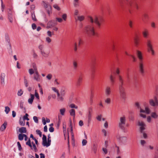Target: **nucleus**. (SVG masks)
I'll return each mask as SVG.
<instances>
[{
  "mask_svg": "<svg viewBox=\"0 0 158 158\" xmlns=\"http://www.w3.org/2000/svg\"><path fill=\"white\" fill-rule=\"evenodd\" d=\"M33 78L37 81H40V75L38 71L35 72V74L34 75Z\"/></svg>",
  "mask_w": 158,
  "mask_h": 158,
  "instance_id": "14",
  "label": "nucleus"
},
{
  "mask_svg": "<svg viewBox=\"0 0 158 158\" xmlns=\"http://www.w3.org/2000/svg\"><path fill=\"white\" fill-rule=\"evenodd\" d=\"M126 123V117L124 115L120 117V122L119 123V126L122 129H124V125Z\"/></svg>",
  "mask_w": 158,
  "mask_h": 158,
  "instance_id": "8",
  "label": "nucleus"
},
{
  "mask_svg": "<svg viewBox=\"0 0 158 158\" xmlns=\"http://www.w3.org/2000/svg\"><path fill=\"white\" fill-rule=\"evenodd\" d=\"M28 114H26L23 117V119L24 120H27V121L29 120V119L28 118Z\"/></svg>",
  "mask_w": 158,
  "mask_h": 158,
  "instance_id": "47",
  "label": "nucleus"
},
{
  "mask_svg": "<svg viewBox=\"0 0 158 158\" xmlns=\"http://www.w3.org/2000/svg\"><path fill=\"white\" fill-rule=\"evenodd\" d=\"M79 0H73V5L75 7H77L79 6Z\"/></svg>",
  "mask_w": 158,
  "mask_h": 158,
  "instance_id": "34",
  "label": "nucleus"
},
{
  "mask_svg": "<svg viewBox=\"0 0 158 158\" xmlns=\"http://www.w3.org/2000/svg\"><path fill=\"white\" fill-rule=\"evenodd\" d=\"M28 72L30 75H32L34 73H35V70L32 68L28 70Z\"/></svg>",
  "mask_w": 158,
  "mask_h": 158,
  "instance_id": "35",
  "label": "nucleus"
},
{
  "mask_svg": "<svg viewBox=\"0 0 158 158\" xmlns=\"http://www.w3.org/2000/svg\"><path fill=\"white\" fill-rule=\"evenodd\" d=\"M39 48L41 52L42 51L44 50V46L43 45L41 44L39 46Z\"/></svg>",
  "mask_w": 158,
  "mask_h": 158,
  "instance_id": "53",
  "label": "nucleus"
},
{
  "mask_svg": "<svg viewBox=\"0 0 158 158\" xmlns=\"http://www.w3.org/2000/svg\"><path fill=\"white\" fill-rule=\"evenodd\" d=\"M137 55L139 60H140V61L139 64V71L141 74H143L144 73V64L142 61L143 58L142 56L141 53L140 52L138 51L137 52Z\"/></svg>",
  "mask_w": 158,
  "mask_h": 158,
  "instance_id": "4",
  "label": "nucleus"
},
{
  "mask_svg": "<svg viewBox=\"0 0 158 158\" xmlns=\"http://www.w3.org/2000/svg\"><path fill=\"white\" fill-rule=\"evenodd\" d=\"M140 113L139 115L140 116L143 118H145L146 117V114L143 113H145L147 114H149L151 112V110L148 107H145V110L142 108H140L139 110Z\"/></svg>",
  "mask_w": 158,
  "mask_h": 158,
  "instance_id": "5",
  "label": "nucleus"
},
{
  "mask_svg": "<svg viewBox=\"0 0 158 158\" xmlns=\"http://www.w3.org/2000/svg\"><path fill=\"white\" fill-rule=\"evenodd\" d=\"M42 145L44 146L48 147L50 145L51 143V139H42Z\"/></svg>",
  "mask_w": 158,
  "mask_h": 158,
  "instance_id": "11",
  "label": "nucleus"
},
{
  "mask_svg": "<svg viewBox=\"0 0 158 158\" xmlns=\"http://www.w3.org/2000/svg\"><path fill=\"white\" fill-rule=\"evenodd\" d=\"M111 92V88L110 87L107 86L106 88L105 94L106 96H109Z\"/></svg>",
  "mask_w": 158,
  "mask_h": 158,
  "instance_id": "13",
  "label": "nucleus"
},
{
  "mask_svg": "<svg viewBox=\"0 0 158 158\" xmlns=\"http://www.w3.org/2000/svg\"><path fill=\"white\" fill-rule=\"evenodd\" d=\"M83 76L82 75H80L78 76L77 82V85L79 86L81 84L83 80Z\"/></svg>",
  "mask_w": 158,
  "mask_h": 158,
  "instance_id": "16",
  "label": "nucleus"
},
{
  "mask_svg": "<svg viewBox=\"0 0 158 158\" xmlns=\"http://www.w3.org/2000/svg\"><path fill=\"white\" fill-rule=\"evenodd\" d=\"M87 142L85 139H83L82 141V143L83 146H85L86 145Z\"/></svg>",
  "mask_w": 158,
  "mask_h": 158,
  "instance_id": "57",
  "label": "nucleus"
},
{
  "mask_svg": "<svg viewBox=\"0 0 158 158\" xmlns=\"http://www.w3.org/2000/svg\"><path fill=\"white\" fill-rule=\"evenodd\" d=\"M150 105L153 107L158 106V100L156 96H155L153 98L150 99L149 100Z\"/></svg>",
  "mask_w": 158,
  "mask_h": 158,
  "instance_id": "6",
  "label": "nucleus"
},
{
  "mask_svg": "<svg viewBox=\"0 0 158 158\" xmlns=\"http://www.w3.org/2000/svg\"><path fill=\"white\" fill-rule=\"evenodd\" d=\"M17 145H18V146L19 150V151H21V149H22V148L21 147V145L20 144V143H19V142H17Z\"/></svg>",
  "mask_w": 158,
  "mask_h": 158,
  "instance_id": "59",
  "label": "nucleus"
},
{
  "mask_svg": "<svg viewBox=\"0 0 158 158\" xmlns=\"http://www.w3.org/2000/svg\"><path fill=\"white\" fill-rule=\"evenodd\" d=\"M35 95L37 100H39L40 99V97L36 90H35Z\"/></svg>",
  "mask_w": 158,
  "mask_h": 158,
  "instance_id": "40",
  "label": "nucleus"
},
{
  "mask_svg": "<svg viewBox=\"0 0 158 158\" xmlns=\"http://www.w3.org/2000/svg\"><path fill=\"white\" fill-rule=\"evenodd\" d=\"M32 20L34 21H36L37 19L35 18L34 13L32 14Z\"/></svg>",
  "mask_w": 158,
  "mask_h": 158,
  "instance_id": "61",
  "label": "nucleus"
},
{
  "mask_svg": "<svg viewBox=\"0 0 158 158\" xmlns=\"http://www.w3.org/2000/svg\"><path fill=\"white\" fill-rule=\"evenodd\" d=\"M93 110V108L92 107H90L88 109V114H91V113Z\"/></svg>",
  "mask_w": 158,
  "mask_h": 158,
  "instance_id": "62",
  "label": "nucleus"
},
{
  "mask_svg": "<svg viewBox=\"0 0 158 158\" xmlns=\"http://www.w3.org/2000/svg\"><path fill=\"white\" fill-rule=\"evenodd\" d=\"M73 65L74 69H76L77 67V64L76 61H73Z\"/></svg>",
  "mask_w": 158,
  "mask_h": 158,
  "instance_id": "42",
  "label": "nucleus"
},
{
  "mask_svg": "<svg viewBox=\"0 0 158 158\" xmlns=\"http://www.w3.org/2000/svg\"><path fill=\"white\" fill-rule=\"evenodd\" d=\"M36 134L37 135H39L40 137H41L42 135V132H41V131H40V130H36Z\"/></svg>",
  "mask_w": 158,
  "mask_h": 158,
  "instance_id": "43",
  "label": "nucleus"
},
{
  "mask_svg": "<svg viewBox=\"0 0 158 158\" xmlns=\"http://www.w3.org/2000/svg\"><path fill=\"white\" fill-rule=\"evenodd\" d=\"M42 55L44 57H47L49 54V52L48 51H46L44 50L42 51L41 52Z\"/></svg>",
  "mask_w": 158,
  "mask_h": 158,
  "instance_id": "22",
  "label": "nucleus"
},
{
  "mask_svg": "<svg viewBox=\"0 0 158 158\" xmlns=\"http://www.w3.org/2000/svg\"><path fill=\"white\" fill-rule=\"evenodd\" d=\"M118 141L120 142L123 144H126L127 141V139H118Z\"/></svg>",
  "mask_w": 158,
  "mask_h": 158,
  "instance_id": "29",
  "label": "nucleus"
},
{
  "mask_svg": "<svg viewBox=\"0 0 158 158\" xmlns=\"http://www.w3.org/2000/svg\"><path fill=\"white\" fill-rule=\"evenodd\" d=\"M32 67L33 68V69H34L35 70V72H36V71H38L37 66L35 64L33 63L32 64Z\"/></svg>",
  "mask_w": 158,
  "mask_h": 158,
  "instance_id": "45",
  "label": "nucleus"
},
{
  "mask_svg": "<svg viewBox=\"0 0 158 158\" xmlns=\"http://www.w3.org/2000/svg\"><path fill=\"white\" fill-rule=\"evenodd\" d=\"M142 35L144 38H147L149 35L148 31L146 29H145L142 32Z\"/></svg>",
  "mask_w": 158,
  "mask_h": 158,
  "instance_id": "21",
  "label": "nucleus"
},
{
  "mask_svg": "<svg viewBox=\"0 0 158 158\" xmlns=\"http://www.w3.org/2000/svg\"><path fill=\"white\" fill-rule=\"evenodd\" d=\"M66 111V109L65 108H63L60 110V114L62 115H64Z\"/></svg>",
  "mask_w": 158,
  "mask_h": 158,
  "instance_id": "30",
  "label": "nucleus"
},
{
  "mask_svg": "<svg viewBox=\"0 0 158 158\" xmlns=\"http://www.w3.org/2000/svg\"><path fill=\"white\" fill-rule=\"evenodd\" d=\"M23 91L22 89H19L17 93V95L19 96H21L23 93Z\"/></svg>",
  "mask_w": 158,
  "mask_h": 158,
  "instance_id": "38",
  "label": "nucleus"
},
{
  "mask_svg": "<svg viewBox=\"0 0 158 158\" xmlns=\"http://www.w3.org/2000/svg\"><path fill=\"white\" fill-rule=\"evenodd\" d=\"M102 118V115L100 114L99 115H98L97 117L96 118L99 121H101V119Z\"/></svg>",
  "mask_w": 158,
  "mask_h": 158,
  "instance_id": "60",
  "label": "nucleus"
},
{
  "mask_svg": "<svg viewBox=\"0 0 158 158\" xmlns=\"http://www.w3.org/2000/svg\"><path fill=\"white\" fill-rule=\"evenodd\" d=\"M27 139H28V140L26 143V145H28L30 148H31V149H32V146L31 144L30 139H24L25 141H27Z\"/></svg>",
  "mask_w": 158,
  "mask_h": 158,
  "instance_id": "26",
  "label": "nucleus"
},
{
  "mask_svg": "<svg viewBox=\"0 0 158 158\" xmlns=\"http://www.w3.org/2000/svg\"><path fill=\"white\" fill-rule=\"evenodd\" d=\"M24 85L26 87H27L28 86V83L27 80L25 78L24 79Z\"/></svg>",
  "mask_w": 158,
  "mask_h": 158,
  "instance_id": "52",
  "label": "nucleus"
},
{
  "mask_svg": "<svg viewBox=\"0 0 158 158\" xmlns=\"http://www.w3.org/2000/svg\"><path fill=\"white\" fill-rule=\"evenodd\" d=\"M19 124L21 126H24L25 125L24 120L23 119L22 120L20 119L19 120Z\"/></svg>",
  "mask_w": 158,
  "mask_h": 158,
  "instance_id": "49",
  "label": "nucleus"
},
{
  "mask_svg": "<svg viewBox=\"0 0 158 158\" xmlns=\"http://www.w3.org/2000/svg\"><path fill=\"white\" fill-rule=\"evenodd\" d=\"M146 44L148 52L151 53L152 56H154L155 52L154 50L152 40L151 39H148L146 40Z\"/></svg>",
  "mask_w": 158,
  "mask_h": 158,
  "instance_id": "3",
  "label": "nucleus"
},
{
  "mask_svg": "<svg viewBox=\"0 0 158 158\" xmlns=\"http://www.w3.org/2000/svg\"><path fill=\"white\" fill-rule=\"evenodd\" d=\"M66 92L64 89H62L57 94V99L58 101L62 102L64 100V97L65 95Z\"/></svg>",
  "mask_w": 158,
  "mask_h": 158,
  "instance_id": "7",
  "label": "nucleus"
},
{
  "mask_svg": "<svg viewBox=\"0 0 158 158\" xmlns=\"http://www.w3.org/2000/svg\"><path fill=\"white\" fill-rule=\"evenodd\" d=\"M30 98L28 99V103L29 104H32L33 103V100L34 99V95L33 94H30Z\"/></svg>",
  "mask_w": 158,
  "mask_h": 158,
  "instance_id": "19",
  "label": "nucleus"
},
{
  "mask_svg": "<svg viewBox=\"0 0 158 158\" xmlns=\"http://www.w3.org/2000/svg\"><path fill=\"white\" fill-rule=\"evenodd\" d=\"M5 111L6 114H8V113L9 112L10 110V109L9 107H8L7 106H6L5 107Z\"/></svg>",
  "mask_w": 158,
  "mask_h": 158,
  "instance_id": "44",
  "label": "nucleus"
},
{
  "mask_svg": "<svg viewBox=\"0 0 158 158\" xmlns=\"http://www.w3.org/2000/svg\"><path fill=\"white\" fill-rule=\"evenodd\" d=\"M14 14V12L13 10L12 9H10L8 11V15L13 16Z\"/></svg>",
  "mask_w": 158,
  "mask_h": 158,
  "instance_id": "32",
  "label": "nucleus"
},
{
  "mask_svg": "<svg viewBox=\"0 0 158 158\" xmlns=\"http://www.w3.org/2000/svg\"><path fill=\"white\" fill-rule=\"evenodd\" d=\"M110 78L111 83L112 85H113L115 82V77H114L111 74L110 76Z\"/></svg>",
  "mask_w": 158,
  "mask_h": 158,
  "instance_id": "27",
  "label": "nucleus"
},
{
  "mask_svg": "<svg viewBox=\"0 0 158 158\" xmlns=\"http://www.w3.org/2000/svg\"><path fill=\"white\" fill-rule=\"evenodd\" d=\"M45 40L46 41L48 44L50 43L52 41V40L49 37H46V38Z\"/></svg>",
  "mask_w": 158,
  "mask_h": 158,
  "instance_id": "46",
  "label": "nucleus"
},
{
  "mask_svg": "<svg viewBox=\"0 0 158 158\" xmlns=\"http://www.w3.org/2000/svg\"><path fill=\"white\" fill-rule=\"evenodd\" d=\"M118 79L119 81V91L120 96L122 99L125 100L126 98V94L125 89L123 86V80L120 75L118 76Z\"/></svg>",
  "mask_w": 158,
  "mask_h": 158,
  "instance_id": "2",
  "label": "nucleus"
},
{
  "mask_svg": "<svg viewBox=\"0 0 158 158\" xmlns=\"http://www.w3.org/2000/svg\"><path fill=\"white\" fill-rule=\"evenodd\" d=\"M70 130H71V133L72 135V138H74V136L72 134V130H73V127L72 125V122L71 121H70Z\"/></svg>",
  "mask_w": 158,
  "mask_h": 158,
  "instance_id": "48",
  "label": "nucleus"
},
{
  "mask_svg": "<svg viewBox=\"0 0 158 158\" xmlns=\"http://www.w3.org/2000/svg\"><path fill=\"white\" fill-rule=\"evenodd\" d=\"M57 23L55 20H52L50 21L48 23L47 25V28H52Z\"/></svg>",
  "mask_w": 158,
  "mask_h": 158,
  "instance_id": "12",
  "label": "nucleus"
},
{
  "mask_svg": "<svg viewBox=\"0 0 158 158\" xmlns=\"http://www.w3.org/2000/svg\"><path fill=\"white\" fill-rule=\"evenodd\" d=\"M88 20L91 23V24L86 25L84 27V30L87 35L91 37L96 35V34L95 29L92 23L94 22L97 27L100 28L102 23V20L100 19H98L96 16H95L94 19L91 17L89 16L88 18Z\"/></svg>",
  "mask_w": 158,
  "mask_h": 158,
  "instance_id": "1",
  "label": "nucleus"
},
{
  "mask_svg": "<svg viewBox=\"0 0 158 158\" xmlns=\"http://www.w3.org/2000/svg\"><path fill=\"white\" fill-rule=\"evenodd\" d=\"M7 125L6 122H4L3 124L1 126L0 130L1 131H3L6 128V126Z\"/></svg>",
  "mask_w": 158,
  "mask_h": 158,
  "instance_id": "24",
  "label": "nucleus"
},
{
  "mask_svg": "<svg viewBox=\"0 0 158 158\" xmlns=\"http://www.w3.org/2000/svg\"><path fill=\"white\" fill-rule=\"evenodd\" d=\"M46 77L48 80H50L52 77V75L51 73H49L47 75Z\"/></svg>",
  "mask_w": 158,
  "mask_h": 158,
  "instance_id": "39",
  "label": "nucleus"
},
{
  "mask_svg": "<svg viewBox=\"0 0 158 158\" xmlns=\"http://www.w3.org/2000/svg\"><path fill=\"white\" fill-rule=\"evenodd\" d=\"M67 15L66 14H64L62 15L63 20L66 21L67 19Z\"/></svg>",
  "mask_w": 158,
  "mask_h": 158,
  "instance_id": "50",
  "label": "nucleus"
},
{
  "mask_svg": "<svg viewBox=\"0 0 158 158\" xmlns=\"http://www.w3.org/2000/svg\"><path fill=\"white\" fill-rule=\"evenodd\" d=\"M111 99L110 98H107L105 100L106 103L107 104H110V103Z\"/></svg>",
  "mask_w": 158,
  "mask_h": 158,
  "instance_id": "55",
  "label": "nucleus"
},
{
  "mask_svg": "<svg viewBox=\"0 0 158 158\" xmlns=\"http://www.w3.org/2000/svg\"><path fill=\"white\" fill-rule=\"evenodd\" d=\"M5 39L6 42L9 44L10 48H11V45L10 43L9 37L8 35L7 34H5Z\"/></svg>",
  "mask_w": 158,
  "mask_h": 158,
  "instance_id": "17",
  "label": "nucleus"
},
{
  "mask_svg": "<svg viewBox=\"0 0 158 158\" xmlns=\"http://www.w3.org/2000/svg\"><path fill=\"white\" fill-rule=\"evenodd\" d=\"M33 120L34 122L36 123H38V118L36 116H34L33 117Z\"/></svg>",
  "mask_w": 158,
  "mask_h": 158,
  "instance_id": "58",
  "label": "nucleus"
},
{
  "mask_svg": "<svg viewBox=\"0 0 158 158\" xmlns=\"http://www.w3.org/2000/svg\"><path fill=\"white\" fill-rule=\"evenodd\" d=\"M70 107L72 108H75L77 109L78 108L77 106L76 105L74 104H70L69 106Z\"/></svg>",
  "mask_w": 158,
  "mask_h": 158,
  "instance_id": "41",
  "label": "nucleus"
},
{
  "mask_svg": "<svg viewBox=\"0 0 158 158\" xmlns=\"http://www.w3.org/2000/svg\"><path fill=\"white\" fill-rule=\"evenodd\" d=\"M8 18L10 21L12 23L13 21V16H8Z\"/></svg>",
  "mask_w": 158,
  "mask_h": 158,
  "instance_id": "64",
  "label": "nucleus"
},
{
  "mask_svg": "<svg viewBox=\"0 0 158 158\" xmlns=\"http://www.w3.org/2000/svg\"><path fill=\"white\" fill-rule=\"evenodd\" d=\"M19 131L21 133H26V128L25 127H21L19 129Z\"/></svg>",
  "mask_w": 158,
  "mask_h": 158,
  "instance_id": "28",
  "label": "nucleus"
},
{
  "mask_svg": "<svg viewBox=\"0 0 158 158\" xmlns=\"http://www.w3.org/2000/svg\"><path fill=\"white\" fill-rule=\"evenodd\" d=\"M75 42H77V45L79 46L83 43V41L81 38L78 37L75 40Z\"/></svg>",
  "mask_w": 158,
  "mask_h": 158,
  "instance_id": "20",
  "label": "nucleus"
},
{
  "mask_svg": "<svg viewBox=\"0 0 158 158\" xmlns=\"http://www.w3.org/2000/svg\"><path fill=\"white\" fill-rule=\"evenodd\" d=\"M42 4L46 9L48 15H50L52 13L51 7L50 5L48 2L44 1H43Z\"/></svg>",
  "mask_w": 158,
  "mask_h": 158,
  "instance_id": "9",
  "label": "nucleus"
},
{
  "mask_svg": "<svg viewBox=\"0 0 158 158\" xmlns=\"http://www.w3.org/2000/svg\"><path fill=\"white\" fill-rule=\"evenodd\" d=\"M85 19V17L83 15H81L77 16V20L80 21H83Z\"/></svg>",
  "mask_w": 158,
  "mask_h": 158,
  "instance_id": "36",
  "label": "nucleus"
},
{
  "mask_svg": "<svg viewBox=\"0 0 158 158\" xmlns=\"http://www.w3.org/2000/svg\"><path fill=\"white\" fill-rule=\"evenodd\" d=\"M97 146L95 144L93 145L92 148V150L94 151V153H96L97 151Z\"/></svg>",
  "mask_w": 158,
  "mask_h": 158,
  "instance_id": "33",
  "label": "nucleus"
},
{
  "mask_svg": "<svg viewBox=\"0 0 158 158\" xmlns=\"http://www.w3.org/2000/svg\"><path fill=\"white\" fill-rule=\"evenodd\" d=\"M18 138L19 139H22L23 138H24L25 139L27 138V137L26 135L22 134H20L19 135Z\"/></svg>",
  "mask_w": 158,
  "mask_h": 158,
  "instance_id": "31",
  "label": "nucleus"
},
{
  "mask_svg": "<svg viewBox=\"0 0 158 158\" xmlns=\"http://www.w3.org/2000/svg\"><path fill=\"white\" fill-rule=\"evenodd\" d=\"M5 74L4 73H2L1 74L0 77L1 82L2 84L4 85L5 84Z\"/></svg>",
  "mask_w": 158,
  "mask_h": 158,
  "instance_id": "18",
  "label": "nucleus"
},
{
  "mask_svg": "<svg viewBox=\"0 0 158 158\" xmlns=\"http://www.w3.org/2000/svg\"><path fill=\"white\" fill-rule=\"evenodd\" d=\"M151 117L155 119H156L158 117V115L155 112H152L151 113Z\"/></svg>",
  "mask_w": 158,
  "mask_h": 158,
  "instance_id": "25",
  "label": "nucleus"
},
{
  "mask_svg": "<svg viewBox=\"0 0 158 158\" xmlns=\"http://www.w3.org/2000/svg\"><path fill=\"white\" fill-rule=\"evenodd\" d=\"M1 0L2 5H1V10L2 12L4 11L5 6L3 4V2L2 0Z\"/></svg>",
  "mask_w": 158,
  "mask_h": 158,
  "instance_id": "56",
  "label": "nucleus"
},
{
  "mask_svg": "<svg viewBox=\"0 0 158 158\" xmlns=\"http://www.w3.org/2000/svg\"><path fill=\"white\" fill-rule=\"evenodd\" d=\"M132 6L130 7H128L129 8H130L133 7L135 8L136 10H138L139 9V7L138 3L136 2H132Z\"/></svg>",
  "mask_w": 158,
  "mask_h": 158,
  "instance_id": "15",
  "label": "nucleus"
},
{
  "mask_svg": "<svg viewBox=\"0 0 158 158\" xmlns=\"http://www.w3.org/2000/svg\"><path fill=\"white\" fill-rule=\"evenodd\" d=\"M147 121L148 123H150L152 120V117H151V116H147Z\"/></svg>",
  "mask_w": 158,
  "mask_h": 158,
  "instance_id": "54",
  "label": "nucleus"
},
{
  "mask_svg": "<svg viewBox=\"0 0 158 158\" xmlns=\"http://www.w3.org/2000/svg\"><path fill=\"white\" fill-rule=\"evenodd\" d=\"M52 89L54 92H56L57 94H58V93H59L58 90L57 89H56V88H55V87H52Z\"/></svg>",
  "mask_w": 158,
  "mask_h": 158,
  "instance_id": "63",
  "label": "nucleus"
},
{
  "mask_svg": "<svg viewBox=\"0 0 158 158\" xmlns=\"http://www.w3.org/2000/svg\"><path fill=\"white\" fill-rule=\"evenodd\" d=\"M126 1V4L128 7H130L132 6V2L129 1V0H125Z\"/></svg>",
  "mask_w": 158,
  "mask_h": 158,
  "instance_id": "37",
  "label": "nucleus"
},
{
  "mask_svg": "<svg viewBox=\"0 0 158 158\" xmlns=\"http://www.w3.org/2000/svg\"><path fill=\"white\" fill-rule=\"evenodd\" d=\"M78 46L77 45V42H75L74 46V50L75 52H76L77 50V47Z\"/></svg>",
  "mask_w": 158,
  "mask_h": 158,
  "instance_id": "51",
  "label": "nucleus"
},
{
  "mask_svg": "<svg viewBox=\"0 0 158 158\" xmlns=\"http://www.w3.org/2000/svg\"><path fill=\"white\" fill-rule=\"evenodd\" d=\"M138 125L139 127L140 130L141 132L145 130L146 127V124L142 121H138Z\"/></svg>",
  "mask_w": 158,
  "mask_h": 158,
  "instance_id": "10",
  "label": "nucleus"
},
{
  "mask_svg": "<svg viewBox=\"0 0 158 158\" xmlns=\"http://www.w3.org/2000/svg\"><path fill=\"white\" fill-rule=\"evenodd\" d=\"M70 115L73 116V118L75 117V111L73 109H71L69 110Z\"/></svg>",
  "mask_w": 158,
  "mask_h": 158,
  "instance_id": "23",
  "label": "nucleus"
}]
</instances>
